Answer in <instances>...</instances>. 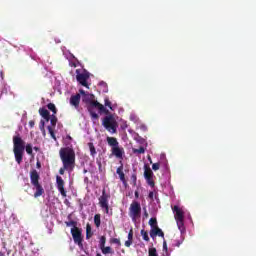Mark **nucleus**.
<instances>
[{
	"label": "nucleus",
	"mask_w": 256,
	"mask_h": 256,
	"mask_svg": "<svg viewBox=\"0 0 256 256\" xmlns=\"http://www.w3.org/2000/svg\"><path fill=\"white\" fill-rule=\"evenodd\" d=\"M60 159L62 161V167L59 169L61 175H65V171L73 173L75 170V150L71 147H64L59 150Z\"/></svg>",
	"instance_id": "f257e3e1"
},
{
	"label": "nucleus",
	"mask_w": 256,
	"mask_h": 256,
	"mask_svg": "<svg viewBox=\"0 0 256 256\" xmlns=\"http://www.w3.org/2000/svg\"><path fill=\"white\" fill-rule=\"evenodd\" d=\"M13 145H14V148H13L14 157L18 165H21V163H23V155L25 153V149L28 155H33V146L31 144H27L25 146V141H23V139L21 138V136H19V134L16 136H13Z\"/></svg>",
	"instance_id": "f03ea898"
},
{
	"label": "nucleus",
	"mask_w": 256,
	"mask_h": 256,
	"mask_svg": "<svg viewBox=\"0 0 256 256\" xmlns=\"http://www.w3.org/2000/svg\"><path fill=\"white\" fill-rule=\"evenodd\" d=\"M83 101L88 104L87 109L92 119H99V114L95 109H98L99 113H109V110L103 104L95 100V95L93 94H86L83 97Z\"/></svg>",
	"instance_id": "7ed1b4c3"
},
{
	"label": "nucleus",
	"mask_w": 256,
	"mask_h": 256,
	"mask_svg": "<svg viewBox=\"0 0 256 256\" xmlns=\"http://www.w3.org/2000/svg\"><path fill=\"white\" fill-rule=\"evenodd\" d=\"M106 141L109 147H111L112 155H114L116 159H123V155H125V149L119 146V141H117V138L108 136Z\"/></svg>",
	"instance_id": "20e7f679"
},
{
	"label": "nucleus",
	"mask_w": 256,
	"mask_h": 256,
	"mask_svg": "<svg viewBox=\"0 0 256 256\" xmlns=\"http://www.w3.org/2000/svg\"><path fill=\"white\" fill-rule=\"evenodd\" d=\"M39 179H41V177L39 176V172H37V170H32L30 172V181L33 187H35L36 189V192L34 193L35 199L45 194V189H43V186L41 185V183H39Z\"/></svg>",
	"instance_id": "39448f33"
},
{
	"label": "nucleus",
	"mask_w": 256,
	"mask_h": 256,
	"mask_svg": "<svg viewBox=\"0 0 256 256\" xmlns=\"http://www.w3.org/2000/svg\"><path fill=\"white\" fill-rule=\"evenodd\" d=\"M103 127L106 128V130L109 131V133H117V127H119V124L117 123V120H115V117L113 115H108L104 117L102 121Z\"/></svg>",
	"instance_id": "423d86ee"
},
{
	"label": "nucleus",
	"mask_w": 256,
	"mask_h": 256,
	"mask_svg": "<svg viewBox=\"0 0 256 256\" xmlns=\"http://www.w3.org/2000/svg\"><path fill=\"white\" fill-rule=\"evenodd\" d=\"M129 217L135 223L141 217V203L133 201L129 208Z\"/></svg>",
	"instance_id": "0eeeda50"
},
{
	"label": "nucleus",
	"mask_w": 256,
	"mask_h": 256,
	"mask_svg": "<svg viewBox=\"0 0 256 256\" xmlns=\"http://www.w3.org/2000/svg\"><path fill=\"white\" fill-rule=\"evenodd\" d=\"M89 77L90 74L87 70H83L82 72L80 69L76 70V80L80 85H82V87H86V89H89V83H87V81H89Z\"/></svg>",
	"instance_id": "6e6552de"
},
{
	"label": "nucleus",
	"mask_w": 256,
	"mask_h": 256,
	"mask_svg": "<svg viewBox=\"0 0 256 256\" xmlns=\"http://www.w3.org/2000/svg\"><path fill=\"white\" fill-rule=\"evenodd\" d=\"M109 199L111 195L107 193L105 188L102 190V195L98 198L101 209H105V213H109Z\"/></svg>",
	"instance_id": "1a4fd4ad"
},
{
	"label": "nucleus",
	"mask_w": 256,
	"mask_h": 256,
	"mask_svg": "<svg viewBox=\"0 0 256 256\" xmlns=\"http://www.w3.org/2000/svg\"><path fill=\"white\" fill-rule=\"evenodd\" d=\"M73 241L78 247L83 248V234L79 228H71Z\"/></svg>",
	"instance_id": "9d476101"
},
{
	"label": "nucleus",
	"mask_w": 256,
	"mask_h": 256,
	"mask_svg": "<svg viewBox=\"0 0 256 256\" xmlns=\"http://www.w3.org/2000/svg\"><path fill=\"white\" fill-rule=\"evenodd\" d=\"M144 179L148 185L155 187V181L153 180V170H151V167H149L147 164L144 165Z\"/></svg>",
	"instance_id": "9b49d317"
},
{
	"label": "nucleus",
	"mask_w": 256,
	"mask_h": 256,
	"mask_svg": "<svg viewBox=\"0 0 256 256\" xmlns=\"http://www.w3.org/2000/svg\"><path fill=\"white\" fill-rule=\"evenodd\" d=\"M56 186L62 197H67V191L65 190V180L61 176H56Z\"/></svg>",
	"instance_id": "f8f14e48"
},
{
	"label": "nucleus",
	"mask_w": 256,
	"mask_h": 256,
	"mask_svg": "<svg viewBox=\"0 0 256 256\" xmlns=\"http://www.w3.org/2000/svg\"><path fill=\"white\" fill-rule=\"evenodd\" d=\"M150 237L151 239H155V237H162V239H165V233L161 228H159V226H157L155 228H151Z\"/></svg>",
	"instance_id": "ddd939ff"
},
{
	"label": "nucleus",
	"mask_w": 256,
	"mask_h": 256,
	"mask_svg": "<svg viewBox=\"0 0 256 256\" xmlns=\"http://www.w3.org/2000/svg\"><path fill=\"white\" fill-rule=\"evenodd\" d=\"M121 165L117 168L116 173L119 175L120 181H122L124 187H128L129 184H127V179L125 178V172H123V162H121Z\"/></svg>",
	"instance_id": "4468645a"
},
{
	"label": "nucleus",
	"mask_w": 256,
	"mask_h": 256,
	"mask_svg": "<svg viewBox=\"0 0 256 256\" xmlns=\"http://www.w3.org/2000/svg\"><path fill=\"white\" fill-rule=\"evenodd\" d=\"M79 103H81V94H76L70 97V105L75 107H79Z\"/></svg>",
	"instance_id": "2eb2a0df"
},
{
	"label": "nucleus",
	"mask_w": 256,
	"mask_h": 256,
	"mask_svg": "<svg viewBox=\"0 0 256 256\" xmlns=\"http://www.w3.org/2000/svg\"><path fill=\"white\" fill-rule=\"evenodd\" d=\"M173 211L175 212L174 217L176 220L185 219V214L183 213V210H181V208H179V206L175 205L173 207Z\"/></svg>",
	"instance_id": "dca6fc26"
},
{
	"label": "nucleus",
	"mask_w": 256,
	"mask_h": 256,
	"mask_svg": "<svg viewBox=\"0 0 256 256\" xmlns=\"http://www.w3.org/2000/svg\"><path fill=\"white\" fill-rule=\"evenodd\" d=\"M39 114L41 115V117H43V119H45V121L49 122V120L51 119V114L49 113V110H47L46 108H40L39 109Z\"/></svg>",
	"instance_id": "f3484780"
},
{
	"label": "nucleus",
	"mask_w": 256,
	"mask_h": 256,
	"mask_svg": "<svg viewBox=\"0 0 256 256\" xmlns=\"http://www.w3.org/2000/svg\"><path fill=\"white\" fill-rule=\"evenodd\" d=\"M133 245V229L129 230L128 240L125 241V247H131Z\"/></svg>",
	"instance_id": "a211bd4d"
},
{
	"label": "nucleus",
	"mask_w": 256,
	"mask_h": 256,
	"mask_svg": "<svg viewBox=\"0 0 256 256\" xmlns=\"http://www.w3.org/2000/svg\"><path fill=\"white\" fill-rule=\"evenodd\" d=\"M103 255H113V253H115V251L113 250V248H111L110 246H104L102 248H100Z\"/></svg>",
	"instance_id": "6ab92c4d"
},
{
	"label": "nucleus",
	"mask_w": 256,
	"mask_h": 256,
	"mask_svg": "<svg viewBox=\"0 0 256 256\" xmlns=\"http://www.w3.org/2000/svg\"><path fill=\"white\" fill-rule=\"evenodd\" d=\"M88 147L90 149L91 156L95 157V155H97V150L95 149V145H93V142H89Z\"/></svg>",
	"instance_id": "aec40b11"
},
{
	"label": "nucleus",
	"mask_w": 256,
	"mask_h": 256,
	"mask_svg": "<svg viewBox=\"0 0 256 256\" xmlns=\"http://www.w3.org/2000/svg\"><path fill=\"white\" fill-rule=\"evenodd\" d=\"M94 225L96 227H101V214H95V216H94Z\"/></svg>",
	"instance_id": "412c9836"
},
{
	"label": "nucleus",
	"mask_w": 256,
	"mask_h": 256,
	"mask_svg": "<svg viewBox=\"0 0 256 256\" xmlns=\"http://www.w3.org/2000/svg\"><path fill=\"white\" fill-rule=\"evenodd\" d=\"M179 231H185L184 219L176 220Z\"/></svg>",
	"instance_id": "4be33fe9"
},
{
	"label": "nucleus",
	"mask_w": 256,
	"mask_h": 256,
	"mask_svg": "<svg viewBox=\"0 0 256 256\" xmlns=\"http://www.w3.org/2000/svg\"><path fill=\"white\" fill-rule=\"evenodd\" d=\"M132 152L134 154L143 155V153H145V147L140 146L138 149L137 148H133Z\"/></svg>",
	"instance_id": "5701e85b"
},
{
	"label": "nucleus",
	"mask_w": 256,
	"mask_h": 256,
	"mask_svg": "<svg viewBox=\"0 0 256 256\" xmlns=\"http://www.w3.org/2000/svg\"><path fill=\"white\" fill-rule=\"evenodd\" d=\"M93 237V232L91 231V225H86V239H91Z\"/></svg>",
	"instance_id": "b1692460"
},
{
	"label": "nucleus",
	"mask_w": 256,
	"mask_h": 256,
	"mask_svg": "<svg viewBox=\"0 0 256 256\" xmlns=\"http://www.w3.org/2000/svg\"><path fill=\"white\" fill-rule=\"evenodd\" d=\"M47 108L52 111L53 115H57V107L53 103H48Z\"/></svg>",
	"instance_id": "393cba45"
},
{
	"label": "nucleus",
	"mask_w": 256,
	"mask_h": 256,
	"mask_svg": "<svg viewBox=\"0 0 256 256\" xmlns=\"http://www.w3.org/2000/svg\"><path fill=\"white\" fill-rule=\"evenodd\" d=\"M141 235H142V238L144 241H147L149 242L150 241V238H149V233L147 231H145V229H142L140 231Z\"/></svg>",
	"instance_id": "a878e982"
},
{
	"label": "nucleus",
	"mask_w": 256,
	"mask_h": 256,
	"mask_svg": "<svg viewBox=\"0 0 256 256\" xmlns=\"http://www.w3.org/2000/svg\"><path fill=\"white\" fill-rule=\"evenodd\" d=\"M148 223H149L151 229H155V227H159L157 225V218H150Z\"/></svg>",
	"instance_id": "bb28decb"
},
{
	"label": "nucleus",
	"mask_w": 256,
	"mask_h": 256,
	"mask_svg": "<svg viewBox=\"0 0 256 256\" xmlns=\"http://www.w3.org/2000/svg\"><path fill=\"white\" fill-rule=\"evenodd\" d=\"M111 245H117L118 247H121V239L119 238H111L110 239Z\"/></svg>",
	"instance_id": "cd10ccee"
},
{
	"label": "nucleus",
	"mask_w": 256,
	"mask_h": 256,
	"mask_svg": "<svg viewBox=\"0 0 256 256\" xmlns=\"http://www.w3.org/2000/svg\"><path fill=\"white\" fill-rule=\"evenodd\" d=\"M105 243H107V237L101 236L99 240V248L103 249V247H105Z\"/></svg>",
	"instance_id": "c85d7f7f"
},
{
	"label": "nucleus",
	"mask_w": 256,
	"mask_h": 256,
	"mask_svg": "<svg viewBox=\"0 0 256 256\" xmlns=\"http://www.w3.org/2000/svg\"><path fill=\"white\" fill-rule=\"evenodd\" d=\"M65 225L67 227H72V229L78 228L77 227V221H75V220H71L69 222H65Z\"/></svg>",
	"instance_id": "c756f323"
},
{
	"label": "nucleus",
	"mask_w": 256,
	"mask_h": 256,
	"mask_svg": "<svg viewBox=\"0 0 256 256\" xmlns=\"http://www.w3.org/2000/svg\"><path fill=\"white\" fill-rule=\"evenodd\" d=\"M148 256H159V254H157V248H149Z\"/></svg>",
	"instance_id": "7c9ffc66"
},
{
	"label": "nucleus",
	"mask_w": 256,
	"mask_h": 256,
	"mask_svg": "<svg viewBox=\"0 0 256 256\" xmlns=\"http://www.w3.org/2000/svg\"><path fill=\"white\" fill-rule=\"evenodd\" d=\"M52 127H55L57 125V116H55V114H53L50 119H49Z\"/></svg>",
	"instance_id": "2f4dec72"
},
{
	"label": "nucleus",
	"mask_w": 256,
	"mask_h": 256,
	"mask_svg": "<svg viewBox=\"0 0 256 256\" xmlns=\"http://www.w3.org/2000/svg\"><path fill=\"white\" fill-rule=\"evenodd\" d=\"M47 129L52 139H54V141H57V137L55 136V132L53 131V128L51 126H48Z\"/></svg>",
	"instance_id": "473e14b6"
},
{
	"label": "nucleus",
	"mask_w": 256,
	"mask_h": 256,
	"mask_svg": "<svg viewBox=\"0 0 256 256\" xmlns=\"http://www.w3.org/2000/svg\"><path fill=\"white\" fill-rule=\"evenodd\" d=\"M131 181H132V185H134L135 187V185H137V173H133L131 175Z\"/></svg>",
	"instance_id": "72a5a7b5"
},
{
	"label": "nucleus",
	"mask_w": 256,
	"mask_h": 256,
	"mask_svg": "<svg viewBox=\"0 0 256 256\" xmlns=\"http://www.w3.org/2000/svg\"><path fill=\"white\" fill-rule=\"evenodd\" d=\"M104 105L105 107H109V109H113V107L111 106V100H109V98H105Z\"/></svg>",
	"instance_id": "f704fd0d"
},
{
	"label": "nucleus",
	"mask_w": 256,
	"mask_h": 256,
	"mask_svg": "<svg viewBox=\"0 0 256 256\" xmlns=\"http://www.w3.org/2000/svg\"><path fill=\"white\" fill-rule=\"evenodd\" d=\"M160 167H161V164H159V163H154L152 165L153 171H159Z\"/></svg>",
	"instance_id": "c9c22d12"
},
{
	"label": "nucleus",
	"mask_w": 256,
	"mask_h": 256,
	"mask_svg": "<svg viewBox=\"0 0 256 256\" xmlns=\"http://www.w3.org/2000/svg\"><path fill=\"white\" fill-rule=\"evenodd\" d=\"M39 127H40L41 131H45V121L44 120L40 121V126Z\"/></svg>",
	"instance_id": "e433bc0d"
},
{
	"label": "nucleus",
	"mask_w": 256,
	"mask_h": 256,
	"mask_svg": "<svg viewBox=\"0 0 256 256\" xmlns=\"http://www.w3.org/2000/svg\"><path fill=\"white\" fill-rule=\"evenodd\" d=\"M163 251H165L167 253L168 248H167V241H163Z\"/></svg>",
	"instance_id": "4c0bfd02"
},
{
	"label": "nucleus",
	"mask_w": 256,
	"mask_h": 256,
	"mask_svg": "<svg viewBox=\"0 0 256 256\" xmlns=\"http://www.w3.org/2000/svg\"><path fill=\"white\" fill-rule=\"evenodd\" d=\"M29 127H31V129H33V127H35V121L30 120L29 121Z\"/></svg>",
	"instance_id": "58836bf2"
},
{
	"label": "nucleus",
	"mask_w": 256,
	"mask_h": 256,
	"mask_svg": "<svg viewBox=\"0 0 256 256\" xmlns=\"http://www.w3.org/2000/svg\"><path fill=\"white\" fill-rule=\"evenodd\" d=\"M148 197H149V199H151V201H153V197H155V193L149 192Z\"/></svg>",
	"instance_id": "ea45409f"
},
{
	"label": "nucleus",
	"mask_w": 256,
	"mask_h": 256,
	"mask_svg": "<svg viewBox=\"0 0 256 256\" xmlns=\"http://www.w3.org/2000/svg\"><path fill=\"white\" fill-rule=\"evenodd\" d=\"M79 93H80V95H83V97H85L86 96V92H85V90H83V89H80L79 90Z\"/></svg>",
	"instance_id": "a19ab883"
},
{
	"label": "nucleus",
	"mask_w": 256,
	"mask_h": 256,
	"mask_svg": "<svg viewBox=\"0 0 256 256\" xmlns=\"http://www.w3.org/2000/svg\"><path fill=\"white\" fill-rule=\"evenodd\" d=\"M36 167H37V169H41V162L37 161Z\"/></svg>",
	"instance_id": "79ce46f5"
},
{
	"label": "nucleus",
	"mask_w": 256,
	"mask_h": 256,
	"mask_svg": "<svg viewBox=\"0 0 256 256\" xmlns=\"http://www.w3.org/2000/svg\"><path fill=\"white\" fill-rule=\"evenodd\" d=\"M144 217L147 219L149 217V213H147V210L144 211Z\"/></svg>",
	"instance_id": "37998d69"
},
{
	"label": "nucleus",
	"mask_w": 256,
	"mask_h": 256,
	"mask_svg": "<svg viewBox=\"0 0 256 256\" xmlns=\"http://www.w3.org/2000/svg\"><path fill=\"white\" fill-rule=\"evenodd\" d=\"M135 197L136 199H139V191H135Z\"/></svg>",
	"instance_id": "c03bdc74"
},
{
	"label": "nucleus",
	"mask_w": 256,
	"mask_h": 256,
	"mask_svg": "<svg viewBox=\"0 0 256 256\" xmlns=\"http://www.w3.org/2000/svg\"><path fill=\"white\" fill-rule=\"evenodd\" d=\"M34 151H39V147L35 146Z\"/></svg>",
	"instance_id": "a18cd8bd"
},
{
	"label": "nucleus",
	"mask_w": 256,
	"mask_h": 256,
	"mask_svg": "<svg viewBox=\"0 0 256 256\" xmlns=\"http://www.w3.org/2000/svg\"><path fill=\"white\" fill-rule=\"evenodd\" d=\"M0 256H5V252L0 251Z\"/></svg>",
	"instance_id": "49530a36"
},
{
	"label": "nucleus",
	"mask_w": 256,
	"mask_h": 256,
	"mask_svg": "<svg viewBox=\"0 0 256 256\" xmlns=\"http://www.w3.org/2000/svg\"><path fill=\"white\" fill-rule=\"evenodd\" d=\"M148 161H150V163H153V161L151 160V156L148 157Z\"/></svg>",
	"instance_id": "de8ad7c7"
},
{
	"label": "nucleus",
	"mask_w": 256,
	"mask_h": 256,
	"mask_svg": "<svg viewBox=\"0 0 256 256\" xmlns=\"http://www.w3.org/2000/svg\"><path fill=\"white\" fill-rule=\"evenodd\" d=\"M72 67H77V65H75V63L72 64Z\"/></svg>",
	"instance_id": "09e8293b"
},
{
	"label": "nucleus",
	"mask_w": 256,
	"mask_h": 256,
	"mask_svg": "<svg viewBox=\"0 0 256 256\" xmlns=\"http://www.w3.org/2000/svg\"><path fill=\"white\" fill-rule=\"evenodd\" d=\"M68 139H71V136H69Z\"/></svg>",
	"instance_id": "8fccbe9b"
}]
</instances>
